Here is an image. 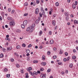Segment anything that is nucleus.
Listing matches in <instances>:
<instances>
[{"label":"nucleus","instance_id":"obj_1","mask_svg":"<svg viewBox=\"0 0 78 78\" xmlns=\"http://www.w3.org/2000/svg\"><path fill=\"white\" fill-rule=\"evenodd\" d=\"M35 25L34 24H33L31 27H29L27 29V31H29L30 33H32L33 31H34V28Z\"/></svg>","mask_w":78,"mask_h":78},{"label":"nucleus","instance_id":"obj_2","mask_svg":"<svg viewBox=\"0 0 78 78\" xmlns=\"http://www.w3.org/2000/svg\"><path fill=\"white\" fill-rule=\"evenodd\" d=\"M9 25L10 27H14L15 25V22L14 21H11L9 23Z\"/></svg>","mask_w":78,"mask_h":78},{"label":"nucleus","instance_id":"obj_3","mask_svg":"<svg viewBox=\"0 0 78 78\" xmlns=\"http://www.w3.org/2000/svg\"><path fill=\"white\" fill-rule=\"evenodd\" d=\"M35 13V14H39V9L37 8L36 9Z\"/></svg>","mask_w":78,"mask_h":78},{"label":"nucleus","instance_id":"obj_4","mask_svg":"<svg viewBox=\"0 0 78 78\" xmlns=\"http://www.w3.org/2000/svg\"><path fill=\"white\" fill-rule=\"evenodd\" d=\"M41 77L43 78H45L46 77V75L44 74H42L40 76Z\"/></svg>","mask_w":78,"mask_h":78},{"label":"nucleus","instance_id":"obj_5","mask_svg":"<svg viewBox=\"0 0 78 78\" xmlns=\"http://www.w3.org/2000/svg\"><path fill=\"white\" fill-rule=\"evenodd\" d=\"M12 49V48L11 47L7 48V51H11Z\"/></svg>","mask_w":78,"mask_h":78},{"label":"nucleus","instance_id":"obj_6","mask_svg":"<svg viewBox=\"0 0 78 78\" xmlns=\"http://www.w3.org/2000/svg\"><path fill=\"white\" fill-rule=\"evenodd\" d=\"M28 22V21L27 20H26L24 21V22L23 23V25H24L25 26H27V23Z\"/></svg>","mask_w":78,"mask_h":78},{"label":"nucleus","instance_id":"obj_7","mask_svg":"<svg viewBox=\"0 0 78 78\" xmlns=\"http://www.w3.org/2000/svg\"><path fill=\"white\" fill-rule=\"evenodd\" d=\"M41 10L42 11V13H44V14H45V12H44V9L43 8H41Z\"/></svg>","mask_w":78,"mask_h":78},{"label":"nucleus","instance_id":"obj_8","mask_svg":"<svg viewBox=\"0 0 78 78\" xmlns=\"http://www.w3.org/2000/svg\"><path fill=\"white\" fill-rule=\"evenodd\" d=\"M46 63L45 62H42L41 63V66H46Z\"/></svg>","mask_w":78,"mask_h":78},{"label":"nucleus","instance_id":"obj_9","mask_svg":"<svg viewBox=\"0 0 78 78\" xmlns=\"http://www.w3.org/2000/svg\"><path fill=\"white\" fill-rule=\"evenodd\" d=\"M74 24H78V20H75L74 21Z\"/></svg>","mask_w":78,"mask_h":78},{"label":"nucleus","instance_id":"obj_10","mask_svg":"<svg viewBox=\"0 0 78 78\" xmlns=\"http://www.w3.org/2000/svg\"><path fill=\"white\" fill-rule=\"evenodd\" d=\"M54 42V41L53 40H51L50 41V44H53Z\"/></svg>","mask_w":78,"mask_h":78},{"label":"nucleus","instance_id":"obj_11","mask_svg":"<svg viewBox=\"0 0 78 78\" xmlns=\"http://www.w3.org/2000/svg\"><path fill=\"white\" fill-rule=\"evenodd\" d=\"M65 14L66 16H69V13L67 12H65Z\"/></svg>","mask_w":78,"mask_h":78},{"label":"nucleus","instance_id":"obj_12","mask_svg":"<svg viewBox=\"0 0 78 78\" xmlns=\"http://www.w3.org/2000/svg\"><path fill=\"white\" fill-rule=\"evenodd\" d=\"M52 24L53 25H54V26H55V25H56V23L55 22V21L53 20L52 21Z\"/></svg>","mask_w":78,"mask_h":78},{"label":"nucleus","instance_id":"obj_13","mask_svg":"<svg viewBox=\"0 0 78 78\" xmlns=\"http://www.w3.org/2000/svg\"><path fill=\"white\" fill-rule=\"evenodd\" d=\"M32 70V68H31V67H30L28 69H27V70L29 72V71H30V70Z\"/></svg>","mask_w":78,"mask_h":78},{"label":"nucleus","instance_id":"obj_14","mask_svg":"<svg viewBox=\"0 0 78 78\" xmlns=\"http://www.w3.org/2000/svg\"><path fill=\"white\" fill-rule=\"evenodd\" d=\"M28 72H29L30 74L31 75H32V76H34V74L33 73H32V72H31L29 70Z\"/></svg>","mask_w":78,"mask_h":78},{"label":"nucleus","instance_id":"obj_15","mask_svg":"<svg viewBox=\"0 0 78 78\" xmlns=\"http://www.w3.org/2000/svg\"><path fill=\"white\" fill-rule=\"evenodd\" d=\"M60 53H59L61 54V55L62 54V53H63V50L61 49L60 51Z\"/></svg>","mask_w":78,"mask_h":78},{"label":"nucleus","instance_id":"obj_16","mask_svg":"<svg viewBox=\"0 0 78 78\" xmlns=\"http://www.w3.org/2000/svg\"><path fill=\"white\" fill-rule=\"evenodd\" d=\"M25 27H26V26H25L23 24L21 25V27L22 28H25Z\"/></svg>","mask_w":78,"mask_h":78},{"label":"nucleus","instance_id":"obj_17","mask_svg":"<svg viewBox=\"0 0 78 78\" xmlns=\"http://www.w3.org/2000/svg\"><path fill=\"white\" fill-rule=\"evenodd\" d=\"M28 73H26V78H29V76L28 75Z\"/></svg>","mask_w":78,"mask_h":78},{"label":"nucleus","instance_id":"obj_18","mask_svg":"<svg viewBox=\"0 0 78 78\" xmlns=\"http://www.w3.org/2000/svg\"><path fill=\"white\" fill-rule=\"evenodd\" d=\"M6 77H7V78H9L10 77V75L9 74H7L6 75Z\"/></svg>","mask_w":78,"mask_h":78},{"label":"nucleus","instance_id":"obj_19","mask_svg":"<svg viewBox=\"0 0 78 78\" xmlns=\"http://www.w3.org/2000/svg\"><path fill=\"white\" fill-rule=\"evenodd\" d=\"M42 59H43V60H45V55H43V56H42Z\"/></svg>","mask_w":78,"mask_h":78},{"label":"nucleus","instance_id":"obj_20","mask_svg":"<svg viewBox=\"0 0 78 78\" xmlns=\"http://www.w3.org/2000/svg\"><path fill=\"white\" fill-rule=\"evenodd\" d=\"M4 57V55H3V54H1L0 55V58H3Z\"/></svg>","mask_w":78,"mask_h":78},{"label":"nucleus","instance_id":"obj_21","mask_svg":"<svg viewBox=\"0 0 78 78\" xmlns=\"http://www.w3.org/2000/svg\"><path fill=\"white\" fill-rule=\"evenodd\" d=\"M26 52L27 53H29L30 52V51L29 49H27L26 51Z\"/></svg>","mask_w":78,"mask_h":78},{"label":"nucleus","instance_id":"obj_22","mask_svg":"<svg viewBox=\"0 0 78 78\" xmlns=\"http://www.w3.org/2000/svg\"><path fill=\"white\" fill-rule=\"evenodd\" d=\"M72 6H73V8L74 9H75L76 8V5H75V4H73V5Z\"/></svg>","mask_w":78,"mask_h":78},{"label":"nucleus","instance_id":"obj_23","mask_svg":"<svg viewBox=\"0 0 78 78\" xmlns=\"http://www.w3.org/2000/svg\"><path fill=\"white\" fill-rule=\"evenodd\" d=\"M7 19L9 20H12V18H11L10 17H9L7 18Z\"/></svg>","mask_w":78,"mask_h":78},{"label":"nucleus","instance_id":"obj_24","mask_svg":"<svg viewBox=\"0 0 78 78\" xmlns=\"http://www.w3.org/2000/svg\"><path fill=\"white\" fill-rule=\"evenodd\" d=\"M16 48L19 49H20V46L19 45H17L16 46Z\"/></svg>","mask_w":78,"mask_h":78},{"label":"nucleus","instance_id":"obj_25","mask_svg":"<svg viewBox=\"0 0 78 78\" xmlns=\"http://www.w3.org/2000/svg\"><path fill=\"white\" fill-rule=\"evenodd\" d=\"M33 74H34V75H37V73L36 72H34Z\"/></svg>","mask_w":78,"mask_h":78},{"label":"nucleus","instance_id":"obj_26","mask_svg":"<svg viewBox=\"0 0 78 78\" xmlns=\"http://www.w3.org/2000/svg\"><path fill=\"white\" fill-rule=\"evenodd\" d=\"M42 31H41L39 32V36H41V35H42Z\"/></svg>","mask_w":78,"mask_h":78},{"label":"nucleus","instance_id":"obj_27","mask_svg":"<svg viewBox=\"0 0 78 78\" xmlns=\"http://www.w3.org/2000/svg\"><path fill=\"white\" fill-rule=\"evenodd\" d=\"M55 5L56 6H59V3L58 2H56L55 3Z\"/></svg>","mask_w":78,"mask_h":78},{"label":"nucleus","instance_id":"obj_28","mask_svg":"<svg viewBox=\"0 0 78 78\" xmlns=\"http://www.w3.org/2000/svg\"><path fill=\"white\" fill-rule=\"evenodd\" d=\"M39 15H40V17H42V15H43L42 13H40Z\"/></svg>","mask_w":78,"mask_h":78},{"label":"nucleus","instance_id":"obj_29","mask_svg":"<svg viewBox=\"0 0 78 78\" xmlns=\"http://www.w3.org/2000/svg\"><path fill=\"white\" fill-rule=\"evenodd\" d=\"M10 61L11 62H13V61H14V59L12 58L10 59Z\"/></svg>","mask_w":78,"mask_h":78},{"label":"nucleus","instance_id":"obj_30","mask_svg":"<svg viewBox=\"0 0 78 78\" xmlns=\"http://www.w3.org/2000/svg\"><path fill=\"white\" fill-rule=\"evenodd\" d=\"M33 62L34 63H37V62H38V61L37 60H34L33 61Z\"/></svg>","mask_w":78,"mask_h":78},{"label":"nucleus","instance_id":"obj_31","mask_svg":"<svg viewBox=\"0 0 78 78\" xmlns=\"http://www.w3.org/2000/svg\"><path fill=\"white\" fill-rule=\"evenodd\" d=\"M5 39L6 40H8V41L9 42L10 41V39L9 38H5Z\"/></svg>","mask_w":78,"mask_h":78},{"label":"nucleus","instance_id":"obj_32","mask_svg":"<svg viewBox=\"0 0 78 78\" xmlns=\"http://www.w3.org/2000/svg\"><path fill=\"white\" fill-rule=\"evenodd\" d=\"M31 46H32V45H31V44H30L28 46V48H30V47H31Z\"/></svg>","mask_w":78,"mask_h":78},{"label":"nucleus","instance_id":"obj_33","mask_svg":"<svg viewBox=\"0 0 78 78\" xmlns=\"http://www.w3.org/2000/svg\"><path fill=\"white\" fill-rule=\"evenodd\" d=\"M72 59H76V56H73L72 57Z\"/></svg>","mask_w":78,"mask_h":78},{"label":"nucleus","instance_id":"obj_34","mask_svg":"<svg viewBox=\"0 0 78 78\" xmlns=\"http://www.w3.org/2000/svg\"><path fill=\"white\" fill-rule=\"evenodd\" d=\"M69 66L70 67V68L72 67H73V64H71L70 65H69Z\"/></svg>","mask_w":78,"mask_h":78},{"label":"nucleus","instance_id":"obj_35","mask_svg":"<svg viewBox=\"0 0 78 78\" xmlns=\"http://www.w3.org/2000/svg\"><path fill=\"white\" fill-rule=\"evenodd\" d=\"M51 53L50 52V51H48L47 52V54H48V55H50Z\"/></svg>","mask_w":78,"mask_h":78},{"label":"nucleus","instance_id":"obj_36","mask_svg":"<svg viewBox=\"0 0 78 78\" xmlns=\"http://www.w3.org/2000/svg\"><path fill=\"white\" fill-rule=\"evenodd\" d=\"M16 66L18 68H19V67H20V66H19V64H16Z\"/></svg>","mask_w":78,"mask_h":78},{"label":"nucleus","instance_id":"obj_37","mask_svg":"<svg viewBox=\"0 0 78 78\" xmlns=\"http://www.w3.org/2000/svg\"><path fill=\"white\" fill-rule=\"evenodd\" d=\"M5 72H7L8 71V69L7 68H5L4 69Z\"/></svg>","mask_w":78,"mask_h":78},{"label":"nucleus","instance_id":"obj_38","mask_svg":"<svg viewBox=\"0 0 78 78\" xmlns=\"http://www.w3.org/2000/svg\"><path fill=\"white\" fill-rule=\"evenodd\" d=\"M14 12H15V10H12L11 12V14H13Z\"/></svg>","mask_w":78,"mask_h":78},{"label":"nucleus","instance_id":"obj_39","mask_svg":"<svg viewBox=\"0 0 78 78\" xmlns=\"http://www.w3.org/2000/svg\"><path fill=\"white\" fill-rule=\"evenodd\" d=\"M69 19V17H66V21H68Z\"/></svg>","mask_w":78,"mask_h":78},{"label":"nucleus","instance_id":"obj_40","mask_svg":"<svg viewBox=\"0 0 78 78\" xmlns=\"http://www.w3.org/2000/svg\"><path fill=\"white\" fill-rule=\"evenodd\" d=\"M22 45L23 47H25L26 46V45H25V44H23Z\"/></svg>","mask_w":78,"mask_h":78},{"label":"nucleus","instance_id":"obj_41","mask_svg":"<svg viewBox=\"0 0 78 78\" xmlns=\"http://www.w3.org/2000/svg\"><path fill=\"white\" fill-rule=\"evenodd\" d=\"M28 13H25L24 15H23V16H28Z\"/></svg>","mask_w":78,"mask_h":78},{"label":"nucleus","instance_id":"obj_42","mask_svg":"<svg viewBox=\"0 0 78 78\" xmlns=\"http://www.w3.org/2000/svg\"><path fill=\"white\" fill-rule=\"evenodd\" d=\"M50 71H51V69H48L47 70V72H48V73H49V72H50Z\"/></svg>","mask_w":78,"mask_h":78},{"label":"nucleus","instance_id":"obj_43","mask_svg":"<svg viewBox=\"0 0 78 78\" xmlns=\"http://www.w3.org/2000/svg\"><path fill=\"white\" fill-rule=\"evenodd\" d=\"M27 5H28V3L27 2H26L24 3V6H27Z\"/></svg>","mask_w":78,"mask_h":78},{"label":"nucleus","instance_id":"obj_44","mask_svg":"<svg viewBox=\"0 0 78 78\" xmlns=\"http://www.w3.org/2000/svg\"><path fill=\"white\" fill-rule=\"evenodd\" d=\"M56 58H57V56L56 55H55L53 56V59H56Z\"/></svg>","mask_w":78,"mask_h":78},{"label":"nucleus","instance_id":"obj_45","mask_svg":"<svg viewBox=\"0 0 78 78\" xmlns=\"http://www.w3.org/2000/svg\"><path fill=\"white\" fill-rule=\"evenodd\" d=\"M70 59V57H68L67 58H66V60L67 61H69Z\"/></svg>","mask_w":78,"mask_h":78},{"label":"nucleus","instance_id":"obj_46","mask_svg":"<svg viewBox=\"0 0 78 78\" xmlns=\"http://www.w3.org/2000/svg\"><path fill=\"white\" fill-rule=\"evenodd\" d=\"M43 70H44V69H43V68H40V71L42 72V71H43Z\"/></svg>","mask_w":78,"mask_h":78},{"label":"nucleus","instance_id":"obj_47","mask_svg":"<svg viewBox=\"0 0 78 78\" xmlns=\"http://www.w3.org/2000/svg\"><path fill=\"white\" fill-rule=\"evenodd\" d=\"M58 65H60V66H61L62 65V63L61 62H59L58 63Z\"/></svg>","mask_w":78,"mask_h":78},{"label":"nucleus","instance_id":"obj_48","mask_svg":"<svg viewBox=\"0 0 78 78\" xmlns=\"http://www.w3.org/2000/svg\"><path fill=\"white\" fill-rule=\"evenodd\" d=\"M40 2V1H38V0H37L36 3H37V4H38Z\"/></svg>","mask_w":78,"mask_h":78},{"label":"nucleus","instance_id":"obj_49","mask_svg":"<svg viewBox=\"0 0 78 78\" xmlns=\"http://www.w3.org/2000/svg\"><path fill=\"white\" fill-rule=\"evenodd\" d=\"M56 29H58V26H55L54 28L55 30H56Z\"/></svg>","mask_w":78,"mask_h":78},{"label":"nucleus","instance_id":"obj_50","mask_svg":"<svg viewBox=\"0 0 78 78\" xmlns=\"http://www.w3.org/2000/svg\"><path fill=\"white\" fill-rule=\"evenodd\" d=\"M17 32L18 33H20V30L18 29L17 30Z\"/></svg>","mask_w":78,"mask_h":78},{"label":"nucleus","instance_id":"obj_51","mask_svg":"<svg viewBox=\"0 0 78 78\" xmlns=\"http://www.w3.org/2000/svg\"><path fill=\"white\" fill-rule=\"evenodd\" d=\"M61 73L62 74V75H64V74H65V73H64V72L63 71H62L61 72Z\"/></svg>","mask_w":78,"mask_h":78},{"label":"nucleus","instance_id":"obj_52","mask_svg":"<svg viewBox=\"0 0 78 78\" xmlns=\"http://www.w3.org/2000/svg\"><path fill=\"white\" fill-rule=\"evenodd\" d=\"M36 23H39V20H37L36 21Z\"/></svg>","mask_w":78,"mask_h":78},{"label":"nucleus","instance_id":"obj_53","mask_svg":"<svg viewBox=\"0 0 78 78\" xmlns=\"http://www.w3.org/2000/svg\"><path fill=\"white\" fill-rule=\"evenodd\" d=\"M36 2H34L33 5V6H35V5H36Z\"/></svg>","mask_w":78,"mask_h":78},{"label":"nucleus","instance_id":"obj_54","mask_svg":"<svg viewBox=\"0 0 78 78\" xmlns=\"http://www.w3.org/2000/svg\"><path fill=\"white\" fill-rule=\"evenodd\" d=\"M30 55V54H29V53H27V54L26 55V56H29Z\"/></svg>","mask_w":78,"mask_h":78},{"label":"nucleus","instance_id":"obj_55","mask_svg":"<svg viewBox=\"0 0 78 78\" xmlns=\"http://www.w3.org/2000/svg\"><path fill=\"white\" fill-rule=\"evenodd\" d=\"M65 54V56H67L68 55V53L67 52H66Z\"/></svg>","mask_w":78,"mask_h":78},{"label":"nucleus","instance_id":"obj_56","mask_svg":"<svg viewBox=\"0 0 78 78\" xmlns=\"http://www.w3.org/2000/svg\"><path fill=\"white\" fill-rule=\"evenodd\" d=\"M53 50L54 51H56V48H54L53 49Z\"/></svg>","mask_w":78,"mask_h":78},{"label":"nucleus","instance_id":"obj_57","mask_svg":"<svg viewBox=\"0 0 78 78\" xmlns=\"http://www.w3.org/2000/svg\"><path fill=\"white\" fill-rule=\"evenodd\" d=\"M63 61L65 62H66V61H67V59H66V58H64L63 59Z\"/></svg>","mask_w":78,"mask_h":78},{"label":"nucleus","instance_id":"obj_58","mask_svg":"<svg viewBox=\"0 0 78 78\" xmlns=\"http://www.w3.org/2000/svg\"><path fill=\"white\" fill-rule=\"evenodd\" d=\"M21 73H23V70L22 69L21 70Z\"/></svg>","mask_w":78,"mask_h":78},{"label":"nucleus","instance_id":"obj_59","mask_svg":"<svg viewBox=\"0 0 78 78\" xmlns=\"http://www.w3.org/2000/svg\"><path fill=\"white\" fill-rule=\"evenodd\" d=\"M8 11H9V12H10L11 11V9L10 8H9L8 9Z\"/></svg>","mask_w":78,"mask_h":78},{"label":"nucleus","instance_id":"obj_60","mask_svg":"<svg viewBox=\"0 0 78 78\" xmlns=\"http://www.w3.org/2000/svg\"><path fill=\"white\" fill-rule=\"evenodd\" d=\"M49 34L50 35L51 34V31H49Z\"/></svg>","mask_w":78,"mask_h":78},{"label":"nucleus","instance_id":"obj_61","mask_svg":"<svg viewBox=\"0 0 78 78\" xmlns=\"http://www.w3.org/2000/svg\"><path fill=\"white\" fill-rule=\"evenodd\" d=\"M43 47L42 46V45H41L40 46V48L41 49V48H43Z\"/></svg>","mask_w":78,"mask_h":78},{"label":"nucleus","instance_id":"obj_62","mask_svg":"<svg viewBox=\"0 0 78 78\" xmlns=\"http://www.w3.org/2000/svg\"><path fill=\"white\" fill-rule=\"evenodd\" d=\"M75 4L76 5H77V4H78V2L77 1H75Z\"/></svg>","mask_w":78,"mask_h":78},{"label":"nucleus","instance_id":"obj_63","mask_svg":"<svg viewBox=\"0 0 78 78\" xmlns=\"http://www.w3.org/2000/svg\"><path fill=\"white\" fill-rule=\"evenodd\" d=\"M49 14L50 15H51V11H50L49 12Z\"/></svg>","mask_w":78,"mask_h":78},{"label":"nucleus","instance_id":"obj_64","mask_svg":"<svg viewBox=\"0 0 78 78\" xmlns=\"http://www.w3.org/2000/svg\"><path fill=\"white\" fill-rule=\"evenodd\" d=\"M5 45H7V46L8 45H9L8 43V42L6 43Z\"/></svg>","mask_w":78,"mask_h":78}]
</instances>
